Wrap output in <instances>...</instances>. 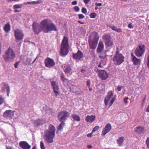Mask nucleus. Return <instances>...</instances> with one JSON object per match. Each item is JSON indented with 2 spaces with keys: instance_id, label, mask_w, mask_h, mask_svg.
Here are the masks:
<instances>
[{
  "instance_id": "nucleus-1",
  "label": "nucleus",
  "mask_w": 149,
  "mask_h": 149,
  "mask_svg": "<svg viewBox=\"0 0 149 149\" xmlns=\"http://www.w3.org/2000/svg\"><path fill=\"white\" fill-rule=\"evenodd\" d=\"M42 24L44 28L43 32L48 33L52 31H57V29L55 25L49 19L42 20Z\"/></svg>"
},
{
  "instance_id": "nucleus-2",
  "label": "nucleus",
  "mask_w": 149,
  "mask_h": 149,
  "mask_svg": "<svg viewBox=\"0 0 149 149\" xmlns=\"http://www.w3.org/2000/svg\"><path fill=\"white\" fill-rule=\"evenodd\" d=\"M69 45L67 37L64 36L61 45L60 55L62 56H66L69 52Z\"/></svg>"
},
{
  "instance_id": "nucleus-3",
  "label": "nucleus",
  "mask_w": 149,
  "mask_h": 149,
  "mask_svg": "<svg viewBox=\"0 0 149 149\" xmlns=\"http://www.w3.org/2000/svg\"><path fill=\"white\" fill-rule=\"evenodd\" d=\"M99 39L98 34L96 32H93L90 35L88 42L89 47L91 49H96Z\"/></svg>"
},
{
  "instance_id": "nucleus-4",
  "label": "nucleus",
  "mask_w": 149,
  "mask_h": 149,
  "mask_svg": "<svg viewBox=\"0 0 149 149\" xmlns=\"http://www.w3.org/2000/svg\"><path fill=\"white\" fill-rule=\"evenodd\" d=\"M55 127L53 125H50L49 130L47 132L45 136V140L47 143H50L53 142V139L55 137Z\"/></svg>"
},
{
  "instance_id": "nucleus-5",
  "label": "nucleus",
  "mask_w": 149,
  "mask_h": 149,
  "mask_svg": "<svg viewBox=\"0 0 149 149\" xmlns=\"http://www.w3.org/2000/svg\"><path fill=\"white\" fill-rule=\"evenodd\" d=\"M42 21L41 22L40 24L35 22H33L32 26L35 34L38 35L42 31L43 32L44 28L42 24Z\"/></svg>"
},
{
  "instance_id": "nucleus-6",
  "label": "nucleus",
  "mask_w": 149,
  "mask_h": 149,
  "mask_svg": "<svg viewBox=\"0 0 149 149\" xmlns=\"http://www.w3.org/2000/svg\"><path fill=\"white\" fill-rule=\"evenodd\" d=\"M69 116V113L66 111L64 110L58 113L57 118L59 121L65 122L67 120Z\"/></svg>"
},
{
  "instance_id": "nucleus-7",
  "label": "nucleus",
  "mask_w": 149,
  "mask_h": 149,
  "mask_svg": "<svg viewBox=\"0 0 149 149\" xmlns=\"http://www.w3.org/2000/svg\"><path fill=\"white\" fill-rule=\"evenodd\" d=\"M146 46L144 45L139 44L138 47L135 49V54L138 57L142 56L145 51Z\"/></svg>"
},
{
  "instance_id": "nucleus-8",
  "label": "nucleus",
  "mask_w": 149,
  "mask_h": 149,
  "mask_svg": "<svg viewBox=\"0 0 149 149\" xmlns=\"http://www.w3.org/2000/svg\"><path fill=\"white\" fill-rule=\"evenodd\" d=\"M124 57L122 54H115L113 57V61L115 65H120L124 61Z\"/></svg>"
},
{
  "instance_id": "nucleus-9",
  "label": "nucleus",
  "mask_w": 149,
  "mask_h": 149,
  "mask_svg": "<svg viewBox=\"0 0 149 149\" xmlns=\"http://www.w3.org/2000/svg\"><path fill=\"white\" fill-rule=\"evenodd\" d=\"M15 39L18 41H21L24 36L22 31L19 29H16L15 31Z\"/></svg>"
},
{
  "instance_id": "nucleus-10",
  "label": "nucleus",
  "mask_w": 149,
  "mask_h": 149,
  "mask_svg": "<svg viewBox=\"0 0 149 149\" xmlns=\"http://www.w3.org/2000/svg\"><path fill=\"white\" fill-rule=\"evenodd\" d=\"M61 68L64 70L65 74L68 76V75L72 74L71 66L69 64H63L61 65Z\"/></svg>"
},
{
  "instance_id": "nucleus-11",
  "label": "nucleus",
  "mask_w": 149,
  "mask_h": 149,
  "mask_svg": "<svg viewBox=\"0 0 149 149\" xmlns=\"http://www.w3.org/2000/svg\"><path fill=\"white\" fill-rule=\"evenodd\" d=\"M44 63L46 67L49 68L54 66L55 65L54 60L49 57H47L45 59Z\"/></svg>"
},
{
  "instance_id": "nucleus-12",
  "label": "nucleus",
  "mask_w": 149,
  "mask_h": 149,
  "mask_svg": "<svg viewBox=\"0 0 149 149\" xmlns=\"http://www.w3.org/2000/svg\"><path fill=\"white\" fill-rule=\"evenodd\" d=\"M98 76L102 80L107 79L109 77V74L104 70H100L99 71Z\"/></svg>"
},
{
  "instance_id": "nucleus-13",
  "label": "nucleus",
  "mask_w": 149,
  "mask_h": 149,
  "mask_svg": "<svg viewBox=\"0 0 149 149\" xmlns=\"http://www.w3.org/2000/svg\"><path fill=\"white\" fill-rule=\"evenodd\" d=\"M113 91H109L107 93L106 97L104 98V103L106 106L108 104V102L111 99V97L113 95Z\"/></svg>"
},
{
  "instance_id": "nucleus-14",
  "label": "nucleus",
  "mask_w": 149,
  "mask_h": 149,
  "mask_svg": "<svg viewBox=\"0 0 149 149\" xmlns=\"http://www.w3.org/2000/svg\"><path fill=\"white\" fill-rule=\"evenodd\" d=\"M19 146L22 149H30L31 146L26 141H21L19 143Z\"/></svg>"
},
{
  "instance_id": "nucleus-15",
  "label": "nucleus",
  "mask_w": 149,
  "mask_h": 149,
  "mask_svg": "<svg viewBox=\"0 0 149 149\" xmlns=\"http://www.w3.org/2000/svg\"><path fill=\"white\" fill-rule=\"evenodd\" d=\"M111 129V126L109 123L107 124L103 129L101 135L104 136L107 133L110 131Z\"/></svg>"
},
{
  "instance_id": "nucleus-16",
  "label": "nucleus",
  "mask_w": 149,
  "mask_h": 149,
  "mask_svg": "<svg viewBox=\"0 0 149 149\" xmlns=\"http://www.w3.org/2000/svg\"><path fill=\"white\" fill-rule=\"evenodd\" d=\"M131 56L132 59V62L134 65H138L140 64L141 62L140 59L137 58L132 53L131 54Z\"/></svg>"
},
{
  "instance_id": "nucleus-17",
  "label": "nucleus",
  "mask_w": 149,
  "mask_h": 149,
  "mask_svg": "<svg viewBox=\"0 0 149 149\" xmlns=\"http://www.w3.org/2000/svg\"><path fill=\"white\" fill-rule=\"evenodd\" d=\"M83 54L80 50H78L77 53L73 54V58L75 59L80 60L83 57Z\"/></svg>"
},
{
  "instance_id": "nucleus-18",
  "label": "nucleus",
  "mask_w": 149,
  "mask_h": 149,
  "mask_svg": "<svg viewBox=\"0 0 149 149\" xmlns=\"http://www.w3.org/2000/svg\"><path fill=\"white\" fill-rule=\"evenodd\" d=\"M104 48V45L102 41H100L99 43L97 49V52L98 53L102 52Z\"/></svg>"
},
{
  "instance_id": "nucleus-19",
  "label": "nucleus",
  "mask_w": 149,
  "mask_h": 149,
  "mask_svg": "<svg viewBox=\"0 0 149 149\" xmlns=\"http://www.w3.org/2000/svg\"><path fill=\"white\" fill-rule=\"evenodd\" d=\"M95 115H87L86 118L85 120L87 122L92 123L95 120Z\"/></svg>"
},
{
  "instance_id": "nucleus-20",
  "label": "nucleus",
  "mask_w": 149,
  "mask_h": 149,
  "mask_svg": "<svg viewBox=\"0 0 149 149\" xmlns=\"http://www.w3.org/2000/svg\"><path fill=\"white\" fill-rule=\"evenodd\" d=\"M144 130V127L140 126L136 127L134 129L135 131L139 134H141L143 132Z\"/></svg>"
},
{
  "instance_id": "nucleus-21",
  "label": "nucleus",
  "mask_w": 149,
  "mask_h": 149,
  "mask_svg": "<svg viewBox=\"0 0 149 149\" xmlns=\"http://www.w3.org/2000/svg\"><path fill=\"white\" fill-rule=\"evenodd\" d=\"M3 58L6 61L9 60V48L5 52V54L3 56Z\"/></svg>"
},
{
  "instance_id": "nucleus-22",
  "label": "nucleus",
  "mask_w": 149,
  "mask_h": 149,
  "mask_svg": "<svg viewBox=\"0 0 149 149\" xmlns=\"http://www.w3.org/2000/svg\"><path fill=\"white\" fill-rule=\"evenodd\" d=\"M2 88L3 90L5 91H6L7 92V95L8 96L9 91V87L8 84H6L5 83H3L2 84Z\"/></svg>"
},
{
  "instance_id": "nucleus-23",
  "label": "nucleus",
  "mask_w": 149,
  "mask_h": 149,
  "mask_svg": "<svg viewBox=\"0 0 149 149\" xmlns=\"http://www.w3.org/2000/svg\"><path fill=\"white\" fill-rule=\"evenodd\" d=\"M51 82L52 86L53 87V91L59 90L58 86L56 84V81H51Z\"/></svg>"
},
{
  "instance_id": "nucleus-24",
  "label": "nucleus",
  "mask_w": 149,
  "mask_h": 149,
  "mask_svg": "<svg viewBox=\"0 0 149 149\" xmlns=\"http://www.w3.org/2000/svg\"><path fill=\"white\" fill-rule=\"evenodd\" d=\"M124 137L122 136L119 137L117 140L116 141L119 146H122L123 145L124 141Z\"/></svg>"
},
{
  "instance_id": "nucleus-25",
  "label": "nucleus",
  "mask_w": 149,
  "mask_h": 149,
  "mask_svg": "<svg viewBox=\"0 0 149 149\" xmlns=\"http://www.w3.org/2000/svg\"><path fill=\"white\" fill-rule=\"evenodd\" d=\"M113 30L116 31L118 33H120L122 32V30L121 29L118 28L116 27L113 25H109V26Z\"/></svg>"
},
{
  "instance_id": "nucleus-26",
  "label": "nucleus",
  "mask_w": 149,
  "mask_h": 149,
  "mask_svg": "<svg viewBox=\"0 0 149 149\" xmlns=\"http://www.w3.org/2000/svg\"><path fill=\"white\" fill-rule=\"evenodd\" d=\"M71 116L73 120L74 121L79 122L80 120V118L79 116L76 114H72Z\"/></svg>"
},
{
  "instance_id": "nucleus-27",
  "label": "nucleus",
  "mask_w": 149,
  "mask_h": 149,
  "mask_svg": "<svg viewBox=\"0 0 149 149\" xmlns=\"http://www.w3.org/2000/svg\"><path fill=\"white\" fill-rule=\"evenodd\" d=\"M111 36L109 34H104L102 37V39L104 42L111 39Z\"/></svg>"
},
{
  "instance_id": "nucleus-28",
  "label": "nucleus",
  "mask_w": 149,
  "mask_h": 149,
  "mask_svg": "<svg viewBox=\"0 0 149 149\" xmlns=\"http://www.w3.org/2000/svg\"><path fill=\"white\" fill-rule=\"evenodd\" d=\"M105 45L108 47H112L113 44V41L110 39L105 42Z\"/></svg>"
},
{
  "instance_id": "nucleus-29",
  "label": "nucleus",
  "mask_w": 149,
  "mask_h": 149,
  "mask_svg": "<svg viewBox=\"0 0 149 149\" xmlns=\"http://www.w3.org/2000/svg\"><path fill=\"white\" fill-rule=\"evenodd\" d=\"M34 125L35 126H39L42 124V120L40 119L36 120L34 121Z\"/></svg>"
},
{
  "instance_id": "nucleus-30",
  "label": "nucleus",
  "mask_w": 149,
  "mask_h": 149,
  "mask_svg": "<svg viewBox=\"0 0 149 149\" xmlns=\"http://www.w3.org/2000/svg\"><path fill=\"white\" fill-rule=\"evenodd\" d=\"M59 122L61 123L58 126L57 128V130L58 131H61L63 129V127L64 126L65 123L64 121Z\"/></svg>"
},
{
  "instance_id": "nucleus-31",
  "label": "nucleus",
  "mask_w": 149,
  "mask_h": 149,
  "mask_svg": "<svg viewBox=\"0 0 149 149\" xmlns=\"http://www.w3.org/2000/svg\"><path fill=\"white\" fill-rule=\"evenodd\" d=\"M60 77L61 80L63 82H64L65 81L68 80V79L65 77L64 74L63 73L61 74Z\"/></svg>"
},
{
  "instance_id": "nucleus-32",
  "label": "nucleus",
  "mask_w": 149,
  "mask_h": 149,
  "mask_svg": "<svg viewBox=\"0 0 149 149\" xmlns=\"http://www.w3.org/2000/svg\"><path fill=\"white\" fill-rule=\"evenodd\" d=\"M10 58L11 59H13L15 57V54L13 50V49H11L10 48Z\"/></svg>"
},
{
  "instance_id": "nucleus-33",
  "label": "nucleus",
  "mask_w": 149,
  "mask_h": 149,
  "mask_svg": "<svg viewBox=\"0 0 149 149\" xmlns=\"http://www.w3.org/2000/svg\"><path fill=\"white\" fill-rule=\"evenodd\" d=\"M3 29L6 32L8 33L9 31V24H6L3 28Z\"/></svg>"
},
{
  "instance_id": "nucleus-34",
  "label": "nucleus",
  "mask_w": 149,
  "mask_h": 149,
  "mask_svg": "<svg viewBox=\"0 0 149 149\" xmlns=\"http://www.w3.org/2000/svg\"><path fill=\"white\" fill-rule=\"evenodd\" d=\"M22 6V4H16L13 6V8L14 9H16L17 8H21Z\"/></svg>"
},
{
  "instance_id": "nucleus-35",
  "label": "nucleus",
  "mask_w": 149,
  "mask_h": 149,
  "mask_svg": "<svg viewBox=\"0 0 149 149\" xmlns=\"http://www.w3.org/2000/svg\"><path fill=\"white\" fill-rule=\"evenodd\" d=\"M9 116V110H8L5 111L3 114L4 117L6 118Z\"/></svg>"
},
{
  "instance_id": "nucleus-36",
  "label": "nucleus",
  "mask_w": 149,
  "mask_h": 149,
  "mask_svg": "<svg viewBox=\"0 0 149 149\" xmlns=\"http://www.w3.org/2000/svg\"><path fill=\"white\" fill-rule=\"evenodd\" d=\"M97 15L95 13H93L90 14L89 15L90 17L91 18H94Z\"/></svg>"
},
{
  "instance_id": "nucleus-37",
  "label": "nucleus",
  "mask_w": 149,
  "mask_h": 149,
  "mask_svg": "<svg viewBox=\"0 0 149 149\" xmlns=\"http://www.w3.org/2000/svg\"><path fill=\"white\" fill-rule=\"evenodd\" d=\"M116 100V98L115 97H113L111 99V100L110 103H109V107H110L111 106H112L113 104V103L114 101H115Z\"/></svg>"
},
{
  "instance_id": "nucleus-38",
  "label": "nucleus",
  "mask_w": 149,
  "mask_h": 149,
  "mask_svg": "<svg viewBox=\"0 0 149 149\" xmlns=\"http://www.w3.org/2000/svg\"><path fill=\"white\" fill-rule=\"evenodd\" d=\"M53 91L55 94L56 97H57L58 96H60V93L59 91V90H55Z\"/></svg>"
},
{
  "instance_id": "nucleus-39",
  "label": "nucleus",
  "mask_w": 149,
  "mask_h": 149,
  "mask_svg": "<svg viewBox=\"0 0 149 149\" xmlns=\"http://www.w3.org/2000/svg\"><path fill=\"white\" fill-rule=\"evenodd\" d=\"M40 147L41 149H45V148L42 141L40 142Z\"/></svg>"
},
{
  "instance_id": "nucleus-40",
  "label": "nucleus",
  "mask_w": 149,
  "mask_h": 149,
  "mask_svg": "<svg viewBox=\"0 0 149 149\" xmlns=\"http://www.w3.org/2000/svg\"><path fill=\"white\" fill-rule=\"evenodd\" d=\"M42 2L41 0H39L38 1H32V4H36L39 3H41Z\"/></svg>"
},
{
  "instance_id": "nucleus-41",
  "label": "nucleus",
  "mask_w": 149,
  "mask_h": 149,
  "mask_svg": "<svg viewBox=\"0 0 149 149\" xmlns=\"http://www.w3.org/2000/svg\"><path fill=\"white\" fill-rule=\"evenodd\" d=\"M4 98L1 95H0V105L2 104L3 102Z\"/></svg>"
},
{
  "instance_id": "nucleus-42",
  "label": "nucleus",
  "mask_w": 149,
  "mask_h": 149,
  "mask_svg": "<svg viewBox=\"0 0 149 149\" xmlns=\"http://www.w3.org/2000/svg\"><path fill=\"white\" fill-rule=\"evenodd\" d=\"M146 143L147 146V147L149 148V137H148L146 141Z\"/></svg>"
},
{
  "instance_id": "nucleus-43",
  "label": "nucleus",
  "mask_w": 149,
  "mask_h": 149,
  "mask_svg": "<svg viewBox=\"0 0 149 149\" xmlns=\"http://www.w3.org/2000/svg\"><path fill=\"white\" fill-rule=\"evenodd\" d=\"M99 129L98 126H96L92 130V132H94L97 131Z\"/></svg>"
},
{
  "instance_id": "nucleus-44",
  "label": "nucleus",
  "mask_w": 149,
  "mask_h": 149,
  "mask_svg": "<svg viewBox=\"0 0 149 149\" xmlns=\"http://www.w3.org/2000/svg\"><path fill=\"white\" fill-rule=\"evenodd\" d=\"M81 12L84 14H85L87 12V10L84 7H83L81 9Z\"/></svg>"
},
{
  "instance_id": "nucleus-45",
  "label": "nucleus",
  "mask_w": 149,
  "mask_h": 149,
  "mask_svg": "<svg viewBox=\"0 0 149 149\" xmlns=\"http://www.w3.org/2000/svg\"><path fill=\"white\" fill-rule=\"evenodd\" d=\"M78 17L79 19H81L84 18L85 16L82 14H79L78 15Z\"/></svg>"
},
{
  "instance_id": "nucleus-46",
  "label": "nucleus",
  "mask_w": 149,
  "mask_h": 149,
  "mask_svg": "<svg viewBox=\"0 0 149 149\" xmlns=\"http://www.w3.org/2000/svg\"><path fill=\"white\" fill-rule=\"evenodd\" d=\"M74 9L76 12H78L79 10V8L77 6H76L74 7Z\"/></svg>"
},
{
  "instance_id": "nucleus-47",
  "label": "nucleus",
  "mask_w": 149,
  "mask_h": 149,
  "mask_svg": "<svg viewBox=\"0 0 149 149\" xmlns=\"http://www.w3.org/2000/svg\"><path fill=\"white\" fill-rule=\"evenodd\" d=\"M121 54L119 53V49L118 47H116V50L115 54Z\"/></svg>"
},
{
  "instance_id": "nucleus-48",
  "label": "nucleus",
  "mask_w": 149,
  "mask_h": 149,
  "mask_svg": "<svg viewBox=\"0 0 149 149\" xmlns=\"http://www.w3.org/2000/svg\"><path fill=\"white\" fill-rule=\"evenodd\" d=\"M19 63V62L18 61L14 64V67L15 68H17V67H18V65Z\"/></svg>"
},
{
  "instance_id": "nucleus-49",
  "label": "nucleus",
  "mask_w": 149,
  "mask_h": 149,
  "mask_svg": "<svg viewBox=\"0 0 149 149\" xmlns=\"http://www.w3.org/2000/svg\"><path fill=\"white\" fill-rule=\"evenodd\" d=\"M91 84V81L90 80H88L87 81L86 84L87 86L89 87L90 86Z\"/></svg>"
},
{
  "instance_id": "nucleus-50",
  "label": "nucleus",
  "mask_w": 149,
  "mask_h": 149,
  "mask_svg": "<svg viewBox=\"0 0 149 149\" xmlns=\"http://www.w3.org/2000/svg\"><path fill=\"white\" fill-rule=\"evenodd\" d=\"M128 27L129 28L131 29L133 27V26H132V23H130L128 24Z\"/></svg>"
},
{
  "instance_id": "nucleus-51",
  "label": "nucleus",
  "mask_w": 149,
  "mask_h": 149,
  "mask_svg": "<svg viewBox=\"0 0 149 149\" xmlns=\"http://www.w3.org/2000/svg\"><path fill=\"white\" fill-rule=\"evenodd\" d=\"M122 88L123 87L122 86H118L117 89L119 91H121Z\"/></svg>"
},
{
  "instance_id": "nucleus-52",
  "label": "nucleus",
  "mask_w": 149,
  "mask_h": 149,
  "mask_svg": "<svg viewBox=\"0 0 149 149\" xmlns=\"http://www.w3.org/2000/svg\"><path fill=\"white\" fill-rule=\"evenodd\" d=\"M107 55H105V56H99V57L100 58L102 59H104L107 57Z\"/></svg>"
},
{
  "instance_id": "nucleus-53",
  "label": "nucleus",
  "mask_w": 149,
  "mask_h": 149,
  "mask_svg": "<svg viewBox=\"0 0 149 149\" xmlns=\"http://www.w3.org/2000/svg\"><path fill=\"white\" fill-rule=\"evenodd\" d=\"M128 99V97H126L124 100V102L125 104H127L128 103L127 100Z\"/></svg>"
},
{
  "instance_id": "nucleus-54",
  "label": "nucleus",
  "mask_w": 149,
  "mask_h": 149,
  "mask_svg": "<svg viewBox=\"0 0 149 149\" xmlns=\"http://www.w3.org/2000/svg\"><path fill=\"white\" fill-rule=\"evenodd\" d=\"M147 65L149 68V54L148 56Z\"/></svg>"
},
{
  "instance_id": "nucleus-55",
  "label": "nucleus",
  "mask_w": 149,
  "mask_h": 149,
  "mask_svg": "<svg viewBox=\"0 0 149 149\" xmlns=\"http://www.w3.org/2000/svg\"><path fill=\"white\" fill-rule=\"evenodd\" d=\"M91 0H84V2L86 4H87Z\"/></svg>"
},
{
  "instance_id": "nucleus-56",
  "label": "nucleus",
  "mask_w": 149,
  "mask_h": 149,
  "mask_svg": "<svg viewBox=\"0 0 149 149\" xmlns=\"http://www.w3.org/2000/svg\"><path fill=\"white\" fill-rule=\"evenodd\" d=\"M77 3V2L76 1H74L72 2V5H75Z\"/></svg>"
},
{
  "instance_id": "nucleus-57",
  "label": "nucleus",
  "mask_w": 149,
  "mask_h": 149,
  "mask_svg": "<svg viewBox=\"0 0 149 149\" xmlns=\"http://www.w3.org/2000/svg\"><path fill=\"white\" fill-rule=\"evenodd\" d=\"M95 5L98 6H102V4L101 3H97L96 2L95 3Z\"/></svg>"
},
{
  "instance_id": "nucleus-58",
  "label": "nucleus",
  "mask_w": 149,
  "mask_h": 149,
  "mask_svg": "<svg viewBox=\"0 0 149 149\" xmlns=\"http://www.w3.org/2000/svg\"><path fill=\"white\" fill-rule=\"evenodd\" d=\"M93 133L92 132L91 133L88 134L87 135V136L88 137H91L92 136V134Z\"/></svg>"
},
{
  "instance_id": "nucleus-59",
  "label": "nucleus",
  "mask_w": 149,
  "mask_h": 149,
  "mask_svg": "<svg viewBox=\"0 0 149 149\" xmlns=\"http://www.w3.org/2000/svg\"><path fill=\"white\" fill-rule=\"evenodd\" d=\"M24 4L27 5L28 4H32V1L31 2H27L26 3H24Z\"/></svg>"
},
{
  "instance_id": "nucleus-60",
  "label": "nucleus",
  "mask_w": 149,
  "mask_h": 149,
  "mask_svg": "<svg viewBox=\"0 0 149 149\" xmlns=\"http://www.w3.org/2000/svg\"><path fill=\"white\" fill-rule=\"evenodd\" d=\"M87 148L90 149L92 148V146L90 145H88L87 146Z\"/></svg>"
},
{
  "instance_id": "nucleus-61",
  "label": "nucleus",
  "mask_w": 149,
  "mask_h": 149,
  "mask_svg": "<svg viewBox=\"0 0 149 149\" xmlns=\"http://www.w3.org/2000/svg\"><path fill=\"white\" fill-rule=\"evenodd\" d=\"M14 10H15L14 11V12L15 13L18 12H20V11H21V9H20L19 10H18L16 9H14Z\"/></svg>"
},
{
  "instance_id": "nucleus-62",
  "label": "nucleus",
  "mask_w": 149,
  "mask_h": 149,
  "mask_svg": "<svg viewBox=\"0 0 149 149\" xmlns=\"http://www.w3.org/2000/svg\"><path fill=\"white\" fill-rule=\"evenodd\" d=\"M78 22L81 24H84V22H81L80 21H78Z\"/></svg>"
},
{
  "instance_id": "nucleus-63",
  "label": "nucleus",
  "mask_w": 149,
  "mask_h": 149,
  "mask_svg": "<svg viewBox=\"0 0 149 149\" xmlns=\"http://www.w3.org/2000/svg\"><path fill=\"white\" fill-rule=\"evenodd\" d=\"M146 111L149 112V105L146 110Z\"/></svg>"
},
{
  "instance_id": "nucleus-64",
  "label": "nucleus",
  "mask_w": 149,
  "mask_h": 149,
  "mask_svg": "<svg viewBox=\"0 0 149 149\" xmlns=\"http://www.w3.org/2000/svg\"><path fill=\"white\" fill-rule=\"evenodd\" d=\"M146 98V97H145L143 99V100H142V102L144 103L145 102Z\"/></svg>"
}]
</instances>
